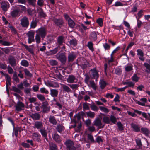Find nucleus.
<instances>
[{"label":"nucleus","mask_w":150,"mask_h":150,"mask_svg":"<svg viewBox=\"0 0 150 150\" xmlns=\"http://www.w3.org/2000/svg\"><path fill=\"white\" fill-rule=\"evenodd\" d=\"M121 69L119 68H116L115 70V73L117 75H120L122 73Z\"/></svg>","instance_id":"60"},{"label":"nucleus","mask_w":150,"mask_h":150,"mask_svg":"<svg viewBox=\"0 0 150 150\" xmlns=\"http://www.w3.org/2000/svg\"><path fill=\"white\" fill-rule=\"evenodd\" d=\"M42 108V112L44 113H47L50 111V106L44 107Z\"/></svg>","instance_id":"48"},{"label":"nucleus","mask_w":150,"mask_h":150,"mask_svg":"<svg viewBox=\"0 0 150 150\" xmlns=\"http://www.w3.org/2000/svg\"><path fill=\"white\" fill-rule=\"evenodd\" d=\"M60 84L62 86L63 91L64 92L69 93L71 91V89L67 86L64 84Z\"/></svg>","instance_id":"28"},{"label":"nucleus","mask_w":150,"mask_h":150,"mask_svg":"<svg viewBox=\"0 0 150 150\" xmlns=\"http://www.w3.org/2000/svg\"><path fill=\"white\" fill-rule=\"evenodd\" d=\"M52 21L55 24L60 28L62 26L64 22L63 20L61 18H57L54 17L52 18Z\"/></svg>","instance_id":"8"},{"label":"nucleus","mask_w":150,"mask_h":150,"mask_svg":"<svg viewBox=\"0 0 150 150\" xmlns=\"http://www.w3.org/2000/svg\"><path fill=\"white\" fill-rule=\"evenodd\" d=\"M110 120L112 123L115 124L117 122L116 117L113 115H111L110 117Z\"/></svg>","instance_id":"50"},{"label":"nucleus","mask_w":150,"mask_h":150,"mask_svg":"<svg viewBox=\"0 0 150 150\" xmlns=\"http://www.w3.org/2000/svg\"><path fill=\"white\" fill-rule=\"evenodd\" d=\"M0 43L4 46H8L11 45V44L9 42L6 41H4L2 40H0Z\"/></svg>","instance_id":"37"},{"label":"nucleus","mask_w":150,"mask_h":150,"mask_svg":"<svg viewBox=\"0 0 150 150\" xmlns=\"http://www.w3.org/2000/svg\"><path fill=\"white\" fill-rule=\"evenodd\" d=\"M9 63L12 67H14L16 65V60L14 57H11L8 58Z\"/></svg>","instance_id":"25"},{"label":"nucleus","mask_w":150,"mask_h":150,"mask_svg":"<svg viewBox=\"0 0 150 150\" xmlns=\"http://www.w3.org/2000/svg\"><path fill=\"white\" fill-rule=\"evenodd\" d=\"M37 25V23L36 20H33L30 23V28H35Z\"/></svg>","instance_id":"36"},{"label":"nucleus","mask_w":150,"mask_h":150,"mask_svg":"<svg viewBox=\"0 0 150 150\" xmlns=\"http://www.w3.org/2000/svg\"><path fill=\"white\" fill-rule=\"evenodd\" d=\"M40 91L41 93H42L45 94H48L49 93L48 91L45 87H42L40 88Z\"/></svg>","instance_id":"46"},{"label":"nucleus","mask_w":150,"mask_h":150,"mask_svg":"<svg viewBox=\"0 0 150 150\" xmlns=\"http://www.w3.org/2000/svg\"><path fill=\"white\" fill-rule=\"evenodd\" d=\"M32 138L33 139L38 142H40L41 141L40 139L41 136L37 132L33 133L32 134Z\"/></svg>","instance_id":"18"},{"label":"nucleus","mask_w":150,"mask_h":150,"mask_svg":"<svg viewBox=\"0 0 150 150\" xmlns=\"http://www.w3.org/2000/svg\"><path fill=\"white\" fill-rule=\"evenodd\" d=\"M21 65L26 67L28 66L29 65L28 62L25 60H22L21 62Z\"/></svg>","instance_id":"45"},{"label":"nucleus","mask_w":150,"mask_h":150,"mask_svg":"<svg viewBox=\"0 0 150 150\" xmlns=\"http://www.w3.org/2000/svg\"><path fill=\"white\" fill-rule=\"evenodd\" d=\"M34 34L35 33L33 31H29L27 33L26 35L28 38V42L29 44L35 41Z\"/></svg>","instance_id":"5"},{"label":"nucleus","mask_w":150,"mask_h":150,"mask_svg":"<svg viewBox=\"0 0 150 150\" xmlns=\"http://www.w3.org/2000/svg\"><path fill=\"white\" fill-rule=\"evenodd\" d=\"M89 39L92 41H95L97 39V34L95 31L91 32L89 37Z\"/></svg>","instance_id":"13"},{"label":"nucleus","mask_w":150,"mask_h":150,"mask_svg":"<svg viewBox=\"0 0 150 150\" xmlns=\"http://www.w3.org/2000/svg\"><path fill=\"white\" fill-rule=\"evenodd\" d=\"M67 81L69 83H76L77 81V79L73 75H69L66 79Z\"/></svg>","instance_id":"10"},{"label":"nucleus","mask_w":150,"mask_h":150,"mask_svg":"<svg viewBox=\"0 0 150 150\" xmlns=\"http://www.w3.org/2000/svg\"><path fill=\"white\" fill-rule=\"evenodd\" d=\"M50 150H58L56 145L54 143H51L49 144Z\"/></svg>","instance_id":"30"},{"label":"nucleus","mask_w":150,"mask_h":150,"mask_svg":"<svg viewBox=\"0 0 150 150\" xmlns=\"http://www.w3.org/2000/svg\"><path fill=\"white\" fill-rule=\"evenodd\" d=\"M23 45L25 47V48L29 52H30L31 53H33V51L32 48L29 47L28 45L25 44H23Z\"/></svg>","instance_id":"54"},{"label":"nucleus","mask_w":150,"mask_h":150,"mask_svg":"<svg viewBox=\"0 0 150 150\" xmlns=\"http://www.w3.org/2000/svg\"><path fill=\"white\" fill-rule=\"evenodd\" d=\"M14 107L15 108V110L19 112L21 111L24 108V105L23 102L18 101Z\"/></svg>","instance_id":"9"},{"label":"nucleus","mask_w":150,"mask_h":150,"mask_svg":"<svg viewBox=\"0 0 150 150\" xmlns=\"http://www.w3.org/2000/svg\"><path fill=\"white\" fill-rule=\"evenodd\" d=\"M100 85L101 89H103L105 87L106 83L105 81L103 80H101L100 82Z\"/></svg>","instance_id":"35"},{"label":"nucleus","mask_w":150,"mask_h":150,"mask_svg":"<svg viewBox=\"0 0 150 150\" xmlns=\"http://www.w3.org/2000/svg\"><path fill=\"white\" fill-rule=\"evenodd\" d=\"M87 137L88 139L90 140L92 143L95 142V140L94 139L93 136L91 134H88L87 135Z\"/></svg>","instance_id":"57"},{"label":"nucleus","mask_w":150,"mask_h":150,"mask_svg":"<svg viewBox=\"0 0 150 150\" xmlns=\"http://www.w3.org/2000/svg\"><path fill=\"white\" fill-rule=\"evenodd\" d=\"M87 116L91 118H93L95 117V114L94 112L89 111L86 112Z\"/></svg>","instance_id":"40"},{"label":"nucleus","mask_w":150,"mask_h":150,"mask_svg":"<svg viewBox=\"0 0 150 150\" xmlns=\"http://www.w3.org/2000/svg\"><path fill=\"white\" fill-rule=\"evenodd\" d=\"M64 144L67 150H76V148L74 146V142L71 140L69 139L67 140Z\"/></svg>","instance_id":"2"},{"label":"nucleus","mask_w":150,"mask_h":150,"mask_svg":"<svg viewBox=\"0 0 150 150\" xmlns=\"http://www.w3.org/2000/svg\"><path fill=\"white\" fill-rule=\"evenodd\" d=\"M91 72V77L92 79H95L96 81H97L99 77V74L95 68L91 69L90 70Z\"/></svg>","instance_id":"7"},{"label":"nucleus","mask_w":150,"mask_h":150,"mask_svg":"<svg viewBox=\"0 0 150 150\" xmlns=\"http://www.w3.org/2000/svg\"><path fill=\"white\" fill-rule=\"evenodd\" d=\"M24 72L25 73V75L29 77H31L32 76V74L27 69H25L24 70Z\"/></svg>","instance_id":"59"},{"label":"nucleus","mask_w":150,"mask_h":150,"mask_svg":"<svg viewBox=\"0 0 150 150\" xmlns=\"http://www.w3.org/2000/svg\"><path fill=\"white\" fill-rule=\"evenodd\" d=\"M144 10H141L138 13L137 15H138V18L136 17L137 19H140L143 15Z\"/></svg>","instance_id":"55"},{"label":"nucleus","mask_w":150,"mask_h":150,"mask_svg":"<svg viewBox=\"0 0 150 150\" xmlns=\"http://www.w3.org/2000/svg\"><path fill=\"white\" fill-rule=\"evenodd\" d=\"M13 80L16 82L19 83V79L17 75L16 72H15L14 73L13 75Z\"/></svg>","instance_id":"47"},{"label":"nucleus","mask_w":150,"mask_h":150,"mask_svg":"<svg viewBox=\"0 0 150 150\" xmlns=\"http://www.w3.org/2000/svg\"><path fill=\"white\" fill-rule=\"evenodd\" d=\"M103 122L105 124H109L110 122V118L107 116H104L103 118Z\"/></svg>","instance_id":"34"},{"label":"nucleus","mask_w":150,"mask_h":150,"mask_svg":"<svg viewBox=\"0 0 150 150\" xmlns=\"http://www.w3.org/2000/svg\"><path fill=\"white\" fill-rule=\"evenodd\" d=\"M9 7V4L7 1H4L1 3V8L4 11H6Z\"/></svg>","instance_id":"16"},{"label":"nucleus","mask_w":150,"mask_h":150,"mask_svg":"<svg viewBox=\"0 0 150 150\" xmlns=\"http://www.w3.org/2000/svg\"><path fill=\"white\" fill-rule=\"evenodd\" d=\"M6 86H8V84L9 85H11V78L9 76L8 74L6 75Z\"/></svg>","instance_id":"39"},{"label":"nucleus","mask_w":150,"mask_h":150,"mask_svg":"<svg viewBox=\"0 0 150 150\" xmlns=\"http://www.w3.org/2000/svg\"><path fill=\"white\" fill-rule=\"evenodd\" d=\"M90 85H91L92 88L95 90H96V86L95 84L93 81H90Z\"/></svg>","instance_id":"63"},{"label":"nucleus","mask_w":150,"mask_h":150,"mask_svg":"<svg viewBox=\"0 0 150 150\" xmlns=\"http://www.w3.org/2000/svg\"><path fill=\"white\" fill-rule=\"evenodd\" d=\"M39 132L41 133L42 136L44 137L47 140V132L45 129L44 128H42L39 130Z\"/></svg>","instance_id":"26"},{"label":"nucleus","mask_w":150,"mask_h":150,"mask_svg":"<svg viewBox=\"0 0 150 150\" xmlns=\"http://www.w3.org/2000/svg\"><path fill=\"white\" fill-rule=\"evenodd\" d=\"M87 46L88 48L89 49L93 52L94 51L93 48V44L91 41L88 42L87 45Z\"/></svg>","instance_id":"31"},{"label":"nucleus","mask_w":150,"mask_h":150,"mask_svg":"<svg viewBox=\"0 0 150 150\" xmlns=\"http://www.w3.org/2000/svg\"><path fill=\"white\" fill-rule=\"evenodd\" d=\"M141 132L145 136L148 137L150 133V131L147 128L142 127L141 129Z\"/></svg>","instance_id":"24"},{"label":"nucleus","mask_w":150,"mask_h":150,"mask_svg":"<svg viewBox=\"0 0 150 150\" xmlns=\"http://www.w3.org/2000/svg\"><path fill=\"white\" fill-rule=\"evenodd\" d=\"M133 65L132 64H130L129 65H127L125 66V70L127 72L129 71L133 70Z\"/></svg>","instance_id":"43"},{"label":"nucleus","mask_w":150,"mask_h":150,"mask_svg":"<svg viewBox=\"0 0 150 150\" xmlns=\"http://www.w3.org/2000/svg\"><path fill=\"white\" fill-rule=\"evenodd\" d=\"M134 111L139 115H142V116L146 120H148L150 122V113H148V115L145 112H142L141 111H139L137 110H134Z\"/></svg>","instance_id":"6"},{"label":"nucleus","mask_w":150,"mask_h":150,"mask_svg":"<svg viewBox=\"0 0 150 150\" xmlns=\"http://www.w3.org/2000/svg\"><path fill=\"white\" fill-rule=\"evenodd\" d=\"M36 96L38 99L41 101H44L46 100L44 96L42 94H37Z\"/></svg>","instance_id":"38"},{"label":"nucleus","mask_w":150,"mask_h":150,"mask_svg":"<svg viewBox=\"0 0 150 150\" xmlns=\"http://www.w3.org/2000/svg\"><path fill=\"white\" fill-rule=\"evenodd\" d=\"M52 137L53 139L57 143L59 144L62 142L61 137L57 133L52 135Z\"/></svg>","instance_id":"12"},{"label":"nucleus","mask_w":150,"mask_h":150,"mask_svg":"<svg viewBox=\"0 0 150 150\" xmlns=\"http://www.w3.org/2000/svg\"><path fill=\"white\" fill-rule=\"evenodd\" d=\"M30 116L34 120H39L41 117L40 114L38 112H36L34 113H32Z\"/></svg>","instance_id":"14"},{"label":"nucleus","mask_w":150,"mask_h":150,"mask_svg":"<svg viewBox=\"0 0 150 150\" xmlns=\"http://www.w3.org/2000/svg\"><path fill=\"white\" fill-rule=\"evenodd\" d=\"M144 66L146 68L148 71H147V72H150V65L147 63H144Z\"/></svg>","instance_id":"62"},{"label":"nucleus","mask_w":150,"mask_h":150,"mask_svg":"<svg viewBox=\"0 0 150 150\" xmlns=\"http://www.w3.org/2000/svg\"><path fill=\"white\" fill-rule=\"evenodd\" d=\"M99 108L101 111H103L105 113H108L109 112L108 109L105 107L100 106Z\"/></svg>","instance_id":"56"},{"label":"nucleus","mask_w":150,"mask_h":150,"mask_svg":"<svg viewBox=\"0 0 150 150\" xmlns=\"http://www.w3.org/2000/svg\"><path fill=\"white\" fill-rule=\"evenodd\" d=\"M56 58L61 62L62 64H64L66 61V57L65 53H58L56 55Z\"/></svg>","instance_id":"1"},{"label":"nucleus","mask_w":150,"mask_h":150,"mask_svg":"<svg viewBox=\"0 0 150 150\" xmlns=\"http://www.w3.org/2000/svg\"><path fill=\"white\" fill-rule=\"evenodd\" d=\"M94 125L100 128H103L104 125H102L101 121L99 119H97L94 121Z\"/></svg>","instance_id":"20"},{"label":"nucleus","mask_w":150,"mask_h":150,"mask_svg":"<svg viewBox=\"0 0 150 150\" xmlns=\"http://www.w3.org/2000/svg\"><path fill=\"white\" fill-rule=\"evenodd\" d=\"M68 57L69 62H72L76 58V56L74 52H72L68 54Z\"/></svg>","instance_id":"17"},{"label":"nucleus","mask_w":150,"mask_h":150,"mask_svg":"<svg viewBox=\"0 0 150 150\" xmlns=\"http://www.w3.org/2000/svg\"><path fill=\"white\" fill-rule=\"evenodd\" d=\"M29 5L35 7L36 5V0H27Z\"/></svg>","instance_id":"49"},{"label":"nucleus","mask_w":150,"mask_h":150,"mask_svg":"<svg viewBox=\"0 0 150 150\" xmlns=\"http://www.w3.org/2000/svg\"><path fill=\"white\" fill-rule=\"evenodd\" d=\"M12 89L13 91L15 92L18 93H21V91L18 88H17L15 86H13L12 87Z\"/></svg>","instance_id":"64"},{"label":"nucleus","mask_w":150,"mask_h":150,"mask_svg":"<svg viewBox=\"0 0 150 150\" xmlns=\"http://www.w3.org/2000/svg\"><path fill=\"white\" fill-rule=\"evenodd\" d=\"M89 63L88 62H84V63L82 64L81 65H80L79 66L81 67L83 69H86L87 67L89 66Z\"/></svg>","instance_id":"41"},{"label":"nucleus","mask_w":150,"mask_h":150,"mask_svg":"<svg viewBox=\"0 0 150 150\" xmlns=\"http://www.w3.org/2000/svg\"><path fill=\"white\" fill-rule=\"evenodd\" d=\"M55 129L58 132L61 133L65 129V127L62 124H58L55 127Z\"/></svg>","instance_id":"15"},{"label":"nucleus","mask_w":150,"mask_h":150,"mask_svg":"<svg viewBox=\"0 0 150 150\" xmlns=\"http://www.w3.org/2000/svg\"><path fill=\"white\" fill-rule=\"evenodd\" d=\"M135 141L137 145L139 146V148L142 147V144L141 139L139 138H138L135 139Z\"/></svg>","instance_id":"51"},{"label":"nucleus","mask_w":150,"mask_h":150,"mask_svg":"<svg viewBox=\"0 0 150 150\" xmlns=\"http://www.w3.org/2000/svg\"><path fill=\"white\" fill-rule=\"evenodd\" d=\"M69 43L71 45L75 46L77 45V41L75 39H72L70 40Z\"/></svg>","instance_id":"52"},{"label":"nucleus","mask_w":150,"mask_h":150,"mask_svg":"<svg viewBox=\"0 0 150 150\" xmlns=\"http://www.w3.org/2000/svg\"><path fill=\"white\" fill-rule=\"evenodd\" d=\"M20 21V24L22 27L27 28L28 27L29 25V22L28 17L24 16Z\"/></svg>","instance_id":"4"},{"label":"nucleus","mask_w":150,"mask_h":150,"mask_svg":"<svg viewBox=\"0 0 150 150\" xmlns=\"http://www.w3.org/2000/svg\"><path fill=\"white\" fill-rule=\"evenodd\" d=\"M137 55L138 56L139 59L142 61H144L145 58L144 57V54L142 50L141 49H138L137 50Z\"/></svg>","instance_id":"11"},{"label":"nucleus","mask_w":150,"mask_h":150,"mask_svg":"<svg viewBox=\"0 0 150 150\" xmlns=\"http://www.w3.org/2000/svg\"><path fill=\"white\" fill-rule=\"evenodd\" d=\"M19 11L18 9H15L11 12V14L12 17H15L19 16Z\"/></svg>","instance_id":"29"},{"label":"nucleus","mask_w":150,"mask_h":150,"mask_svg":"<svg viewBox=\"0 0 150 150\" xmlns=\"http://www.w3.org/2000/svg\"><path fill=\"white\" fill-rule=\"evenodd\" d=\"M131 127L133 130L136 132H138L140 131V127L138 125L132 123L131 124Z\"/></svg>","instance_id":"27"},{"label":"nucleus","mask_w":150,"mask_h":150,"mask_svg":"<svg viewBox=\"0 0 150 150\" xmlns=\"http://www.w3.org/2000/svg\"><path fill=\"white\" fill-rule=\"evenodd\" d=\"M21 127H17L15 128H14L13 130L15 135L17 137L18 135V132H20L21 130Z\"/></svg>","instance_id":"42"},{"label":"nucleus","mask_w":150,"mask_h":150,"mask_svg":"<svg viewBox=\"0 0 150 150\" xmlns=\"http://www.w3.org/2000/svg\"><path fill=\"white\" fill-rule=\"evenodd\" d=\"M132 80L135 82H137L140 79V77L137 76V74H134L132 77Z\"/></svg>","instance_id":"32"},{"label":"nucleus","mask_w":150,"mask_h":150,"mask_svg":"<svg viewBox=\"0 0 150 150\" xmlns=\"http://www.w3.org/2000/svg\"><path fill=\"white\" fill-rule=\"evenodd\" d=\"M41 37L40 36L37 34H36L35 40L37 44H38L40 43L41 42Z\"/></svg>","instance_id":"44"},{"label":"nucleus","mask_w":150,"mask_h":150,"mask_svg":"<svg viewBox=\"0 0 150 150\" xmlns=\"http://www.w3.org/2000/svg\"><path fill=\"white\" fill-rule=\"evenodd\" d=\"M36 34L40 36L41 38L44 39L47 35L46 29L44 27H41L36 31Z\"/></svg>","instance_id":"3"},{"label":"nucleus","mask_w":150,"mask_h":150,"mask_svg":"<svg viewBox=\"0 0 150 150\" xmlns=\"http://www.w3.org/2000/svg\"><path fill=\"white\" fill-rule=\"evenodd\" d=\"M58 93V90L56 89H50V94L53 98L57 97Z\"/></svg>","instance_id":"22"},{"label":"nucleus","mask_w":150,"mask_h":150,"mask_svg":"<svg viewBox=\"0 0 150 150\" xmlns=\"http://www.w3.org/2000/svg\"><path fill=\"white\" fill-rule=\"evenodd\" d=\"M68 24L69 26L71 28H73L74 27L75 24L74 21L71 19H70L68 21Z\"/></svg>","instance_id":"33"},{"label":"nucleus","mask_w":150,"mask_h":150,"mask_svg":"<svg viewBox=\"0 0 150 150\" xmlns=\"http://www.w3.org/2000/svg\"><path fill=\"white\" fill-rule=\"evenodd\" d=\"M43 125L41 121H36L35 122L34 126L33 127L34 128L41 129L43 128Z\"/></svg>","instance_id":"19"},{"label":"nucleus","mask_w":150,"mask_h":150,"mask_svg":"<svg viewBox=\"0 0 150 150\" xmlns=\"http://www.w3.org/2000/svg\"><path fill=\"white\" fill-rule=\"evenodd\" d=\"M103 19L102 18H99L96 21V22L101 27L103 26Z\"/></svg>","instance_id":"58"},{"label":"nucleus","mask_w":150,"mask_h":150,"mask_svg":"<svg viewBox=\"0 0 150 150\" xmlns=\"http://www.w3.org/2000/svg\"><path fill=\"white\" fill-rule=\"evenodd\" d=\"M49 122L53 125L57 124V122L55 117L53 115H50L49 117Z\"/></svg>","instance_id":"23"},{"label":"nucleus","mask_w":150,"mask_h":150,"mask_svg":"<svg viewBox=\"0 0 150 150\" xmlns=\"http://www.w3.org/2000/svg\"><path fill=\"white\" fill-rule=\"evenodd\" d=\"M59 46H57V47L54 48V49L50 50V53H52L51 54H56L57 52L59 50Z\"/></svg>","instance_id":"53"},{"label":"nucleus","mask_w":150,"mask_h":150,"mask_svg":"<svg viewBox=\"0 0 150 150\" xmlns=\"http://www.w3.org/2000/svg\"><path fill=\"white\" fill-rule=\"evenodd\" d=\"M117 125L118 126V128L119 130L122 131L124 129L123 125L120 122H119L117 123Z\"/></svg>","instance_id":"61"},{"label":"nucleus","mask_w":150,"mask_h":150,"mask_svg":"<svg viewBox=\"0 0 150 150\" xmlns=\"http://www.w3.org/2000/svg\"><path fill=\"white\" fill-rule=\"evenodd\" d=\"M64 37L62 36H59L57 39V43L59 46V48L60 46L62 45L63 43L64 42Z\"/></svg>","instance_id":"21"}]
</instances>
